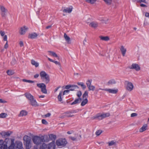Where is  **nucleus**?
<instances>
[{"label": "nucleus", "mask_w": 149, "mask_h": 149, "mask_svg": "<svg viewBox=\"0 0 149 149\" xmlns=\"http://www.w3.org/2000/svg\"><path fill=\"white\" fill-rule=\"evenodd\" d=\"M32 140L34 143L36 145H40L42 142H48L49 141L47 136L46 137V139H44L43 138L37 136H33L32 138Z\"/></svg>", "instance_id": "obj_1"}, {"label": "nucleus", "mask_w": 149, "mask_h": 149, "mask_svg": "<svg viewBox=\"0 0 149 149\" xmlns=\"http://www.w3.org/2000/svg\"><path fill=\"white\" fill-rule=\"evenodd\" d=\"M110 114L109 113H99L91 118L92 120L97 119L99 120H102L104 118L109 116Z\"/></svg>", "instance_id": "obj_2"}, {"label": "nucleus", "mask_w": 149, "mask_h": 149, "mask_svg": "<svg viewBox=\"0 0 149 149\" xmlns=\"http://www.w3.org/2000/svg\"><path fill=\"white\" fill-rule=\"evenodd\" d=\"M24 144L26 149H30L31 147V137L27 135H25L23 138Z\"/></svg>", "instance_id": "obj_3"}, {"label": "nucleus", "mask_w": 149, "mask_h": 149, "mask_svg": "<svg viewBox=\"0 0 149 149\" xmlns=\"http://www.w3.org/2000/svg\"><path fill=\"white\" fill-rule=\"evenodd\" d=\"M40 75L41 77V79L43 82L45 84H47L50 81L49 76L45 71H41L40 73Z\"/></svg>", "instance_id": "obj_4"}, {"label": "nucleus", "mask_w": 149, "mask_h": 149, "mask_svg": "<svg viewBox=\"0 0 149 149\" xmlns=\"http://www.w3.org/2000/svg\"><path fill=\"white\" fill-rule=\"evenodd\" d=\"M8 10L3 5H0V13L2 17L5 18Z\"/></svg>", "instance_id": "obj_5"}, {"label": "nucleus", "mask_w": 149, "mask_h": 149, "mask_svg": "<svg viewBox=\"0 0 149 149\" xmlns=\"http://www.w3.org/2000/svg\"><path fill=\"white\" fill-rule=\"evenodd\" d=\"M125 87L127 91L131 92L133 89L134 86L131 82L126 81L125 82Z\"/></svg>", "instance_id": "obj_6"}, {"label": "nucleus", "mask_w": 149, "mask_h": 149, "mask_svg": "<svg viewBox=\"0 0 149 149\" xmlns=\"http://www.w3.org/2000/svg\"><path fill=\"white\" fill-rule=\"evenodd\" d=\"M67 143V142L65 139H58L56 141V144L58 146H65Z\"/></svg>", "instance_id": "obj_7"}, {"label": "nucleus", "mask_w": 149, "mask_h": 149, "mask_svg": "<svg viewBox=\"0 0 149 149\" xmlns=\"http://www.w3.org/2000/svg\"><path fill=\"white\" fill-rule=\"evenodd\" d=\"M37 86L41 89V92L43 93L47 94V90L46 89V86L45 84L43 83L38 84Z\"/></svg>", "instance_id": "obj_8"}, {"label": "nucleus", "mask_w": 149, "mask_h": 149, "mask_svg": "<svg viewBox=\"0 0 149 149\" xmlns=\"http://www.w3.org/2000/svg\"><path fill=\"white\" fill-rule=\"evenodd\" d=\"M81 138V136L78 134H76L74 136L70 137V138L73 141H77L80 140Z\"/></svg>", "instance_id": "obj_9"}, {"label": "nucleus", "mask_w": 149, "mask_h": 149, "mask_svg": "<svg viewBox=\"0 0 149 149\" xmlns=\"http://www.w3.org/2000/svg\"><path fill=\"white\" fill-rule=\"evenodd\" d=\"M129 68L130 69H134L137 71L139 70L140 69L139 65L136 63L132 64L131 65L129 66Z\"/></svg>", "instance_id": "obj_10"}, {"label": "nucleus", "mask_w": 149, "mask_h": 149, "mask_svg": "<svg viewBox=\"0 0 149 149\" xmlns=\"http://www.w3.org/2000/svg\"><path fill=\"white\" fill-rule=\"evenodd\" d=\"M28 28V27L26 26H24L23 27H21L19 31V33L21 35L25 34L26 32L27 31Z\"/></svg>", "instance_id": "obj_11"}, {"label": "nucleus", "mask_w": 149, "mask_h": 149, "mask_svg": "<svg viewBox=\"0 0 149 149\" xmlns=\"http://www.w3.org/2000/svg\"><path fill=\"white\" fill-rule=\"evenodd\" d=\"M29 104L31 105L33 107H37L39 106V104L34 98H33V99L29 101Z\"/></svg>", "instance_id": "obj_12"}, {"label": "nucleus", "mask_w": 149, "mask_h": 149, "mask_svg": "<svg viewBox=\"0 0 149 149\" xmlns=\"http://www.w3.org/2000/svg\"><path fill=\"white\" fill-rule=\"evenodd\" d=\"M89 26L95 29L97 27L98 24L97 22H93L90 23Z\"/></svg>", "instance_id": "obj_13"}, {"label": "nucleus", "mask_w": 149, "mask_h": 149, "mask_svg": "<svg viewBox=\"0 0 149 149\" xmlns=\"http://www.w3.org/2000/svg\"><path fill=\"white\" fill-rule=\"evenodd\" d=\"M120 50L121 52L122 56H125L127 51L126 48H125L124 46L122 45L120 46Z\"/></svg>", "instance_id": "obj_14"}, {"label": "nucleus", "mask_w": 149, "mask_h": 149, "mask_svg": "<svg viewBox=\"0 0 149 149\" xmlns=\"http://www.w3.org/2000/svg\"><path fill=\"white\" fill-rule=\"evenodd\" d=\"M73 9V7L72 6H70L69 8H67L66 9H64L63 10V12L64 13H70Z\"/></svg>", "instance_id": "obj_15"}, {"label": "nucleus", "mask_w": 149, "mask_h": 149, "mask_svg": "<svg viewBox=\"0 0 149 149\" xmlns=\"http://www.w3.org/2000/svg\"><path fill=\"white\" fill-rule=\"evenodd\" d=\"M105 91H108L110 93L113 94L116 93L118 92V89H113L110 88H106Z\"/></svg>", "instance_id": "obj_16"}, {"label": "nucleus", "mask_w": 149, "mask_h": 149, "mask_svg": "<svg viewBox=\"0 0 149 149\" xmlns=\"http://www.w3.org/2000/svg\"><path fill=\"white\" fill-rule=\"evenodd\" d=\"M38 35L35 33H33L29 34L28 38L31 39H34L36 38Z\"/></svg>", "instance_id": "obj_17"}, {"label": "nucleus", "mask_w": 149, "mask_h": 149, "mask_svg": "<svg viewBox=\"0 0 149 149\" xmlns=\"http://www.w3.org/2000/svg\"><path fill=\"white\" fill-rule=\"evenodd\" d=\"M47 52L49 53V55L57 58L58 59L59 57L54 52L51 51H47Z\"/></svg>", "instance_id": "obj_18"}, {"label": "nucleus", "mask_w": 149, "mask_h": 149, "mask_svg": "<svg viewBox=\"0 0 149 149\" xmlns=\"http://www.w3.org/2000/svg\"><path fill=\"white\" fill-rule=\"evenodd\" d=\"M64 37L68 43L70 44L71 43L70 38L65 33L64 34Z\"/></svg>", "instance_id": "obj_19"}, {"label": "nucleus", "mask_w": 149, "mask_h": 149, "mask_svg": "<svg viewBox=\"0 0 149 149\" xmlns=\"http://www.w3.org/2000/svg\"><path fill=\"white\" fill-rule=\"evenodd\" d=\"M148 127V125L147 124H144L143 126L139 129V132H142L146 130Z\"/></svg>", "instance_id": "obj_20"}, {"label": "nucleus", "mask_w": 149, "mask_h": 149, "mask_svg": "<svg viewBox=\"0 0 149 149\" xmlns=\"http://www.w3.org/2000/svg\"><path fill=\"white\" fill-rule=\"evenodd\" d=\"M82 99L81 98L76 99L71 104V105H73L78 104L81 101Z\"/></svg>", "instance_id": "obj_21"}, {"label": "nucleus", "mask_w": 149, "mask_h": 149, "mask_svg": "<svg viewBox=\"0 0 149 149\" xmlns=\"http://www.w3.org/2000/svg\"><path fill=\"white\" fill-rule=\"evenodd\" d=\"M25 95L27 98L29 100V101L34 98L33 97L30 93H26Z\"/></svg>", "instance_id": "obj_22"}, {"label": "nucleus", "mask_w": 149, "mask_h": 149, "mask_svg": "<svg viewBox=\"0 0 149 149\" xmlns=\"http://www.w3.org/2000/svg\"><path fill=\"white\" fill-rule=\"evenodd\" d=\"M27 114V112L26 111L22 110L18 116L19 117H22L26 115Z\"/></svg>", "instance_id": "obj_23"}, {"label": "nucleus", "mask_w": 149, "mask_h": 149, "mask_svg": "<svg viewBox=\"0 0 149 149\" xmlns=\"http://www.w3.org/2000/svg\"><path fill=\"white\" fill-rule=\"evenodd\" d=\"M16 147L19 149H24L22 146V143L20 141H19L17 142Z\"/></svg>", "instance_id": "obj_24"}, {"label": "nucleus", "mask_w": 149, "mask_h": 149, "mask_svg": "<svg viewBox=\"0 0 149 149\" xmlns=\"http://www.w3.org/2000/svg\"><path fill=\"white\" fill-rule=\"evenodd\" d=\"M55 147L54 143L52 142L49 144L47 149H55Z\"/></svg>", "instance_id": "obj_25"}, {"label": "nucleus", "mask_w": 149, "mask_h": 149, "mask_svg": "<svg viewBox=\"0 0 149 149\" xmlns=\"http://www.w3.org/2000/svg\"><path fill=\"white\" fill-rule=\"evenodd\" d=\"M48 60L50 61V62L54 63H55L56 65H58L59 66L61 67V64L60 62H58L57 61H55L54 60H53L52 59L50 58H48Z\"/></svg>", "instance_id": "obj_26"}, {"label": "nucleus", "mask_w": 149, "mask_h": 149, "mask_svg": "<svg viewBox=\"0 0 149 149\" xmlns=\"http://www.w3.org/2000/svg\"><path fill=\"white\" fill-rule=\"evenodd\" d=\"M31 63L32 65L35 66L36 67H38L39 65L38 63L35 61V60L33 59L31 60Z\"/></svg>", "instance_id": "obj_27"}, {"label": "nucleus", "mask_w": 149, "mask_h": 149, "mask_svg": "<svg viewBox=\"0 0 149 149\" xmlns=\"http://www.w3.org/2000/svg\"><path fill=\"white\" fill-rule=\"evenodd\" d=\"M72 113L71 112H68L64 113L65 116L68 117H70L74 116V115L72 114Z\"/></svg>", "instance_id": "obj_28"}, {"label": "nucleus", "mask_w": 149, "mask_h": 149, "mask_svg": "<svg viewBox=\"0 0 149 149\" xmlns=\"http://www.w3.org/2000/svg\"><path fill=\"white\" fill-rule=\"evenodd\" d=\"M99 37L101 40L104 41H108L109 40V38L108 36H100Z\"/></svg>", "instance_id": "obj_29"}, {"label": "nucleus", "mask_w": 149, "mask_h": 149, "mask_svg": "<svg viewBox=\"0 0 149 149\" xmlns=\"http://www.w3.org/2000/svg\"><path fill=\"white\" fill-rule=\"evenodd\" d=\"M50 139L52 140H54L56 138V135L51 134L49 135Z\"/></svg>", "instance_id": "obj_30"}, {"label": "nucleus", "mask_w": 149, "mask_h": 149, "mask_svg": "<svg viewBox=\"0 0 149 149\" xmlns=\"http://www.w3.org/2000/svg\"><path fill=\"white\" fill-rule=\"evenodd\" d=\"M109 146H111L113 145H115L116 144V142L114 141H111L108 142L107 143Z\"/></svg>", "instance_id": "obj_31"}, {"label": "nucleus", "mask_w": 149, "mask_h": 149, "mask_svg": "<svg viewBox=\"0 0 149 149\" xmlns=\"http://www.w3.org/2000/svg\"><path fill=\"white\" fill-rule=\"evenodd\" d=\"M74 87L75 88H79L78 86L76 85H66L65 87V88L67 89H70L71 87Z\"/></svg>", "instance_id": "obj_32"}, {"label": "nucleus", "mask_w": 149, "mask_h": 149, "mask_svg": "<svg viewBox=\"0 0 149 149\" xmlns=\"http://www.w3.org/2000/svg\"><path fill=\"white\" fill-rule=\"evenodd\" d=\"M47 145L45 143H42L41 145H40L39 149H45L47 147Z\"/></svg>", "instance_id": "obj_33"}, {"label": "nucleus", "mask_w": 149, "mask_h": 149, "mask_svg": "<svg viewBox=\"0 0 149 149\" xmlns=\"http://www.w3.org/2000/svg\"><path fill=\"white\" fill-rule=\"evenodd\" d=\"M62 91H60L57 97L58 100L60 102H61L62 101Z\"/></svg>", "instance_id": "obj_34"}, {"label": "nucleus", "mask_w": 149, "mask_h": 149, "mask_svg": "<svg viewBox=\"0 0 149 149\" xmlns=\"http://www.w3.org/2000/svg\"><path fill=\"white\" fill-rule=\"evenodd\" d=\"M88 100L87 98H86V99H84V100L82 101L81 103V105L82 106H84L88 103Z\"/></svg>", "instance_id": "obj_35"}, {"label": "nucleus", "mask_w": 149, "mask_h": 149, "mask_svg": "<svg viewBox=\"0 0 149 149\" xmlns=\"http://www.w3.org/2000/svg\"><path fill=\"white\" fill-rule=\"evenodd\" d=\"M92 81L90 80H88L86 81V84L88 88L91 86Z\"/></svg>", "instance_id": "obj_36"}, {"label": "nucleus", "mask_w": 149, "mask_h": 149, "mask_svg": "<svg viewBox=\"0 0 149 149\" xmlns=\"http://www.w3.org/2000/svg\"><path fill=\"white\" fill-rule=\"evenodd\" d=\"M77 84L80 86L82 89H84L86 88V85L84 84L83 82H78L77 83Z\"/></svg>", "instance_id": "obj_37"}, {"label": "nucleus", "mask_w": 149, "mask_h": 149, "mask_svg": "<svg viewBox=\"0 0 149 149\" xmlns=\"http://www.w3.org/2000/svg\"><path fill=\"white\" fill-rule=\"evenodd\" d=\"M105 3L107 5H111L112 1V0H103Z\"/></svg>", "instance_id": "obj_38"}, {"label": "nucleus", "mask_w": 149, "mask_h": 149, "mask_svg": "<svg viewBox=\"0 0 149 149\" xmlns=\"http://www.w3.org/2000/svg\"><path fill=\"white\" fill-rule=\"evenodd\" d=\"M88 97V92L87 91H85L84 94L83 95L82 97L83 99H86V98H87Z\"/></svg>", "instance_id": "obj_39"}, {"label": "nucleus", "mask_w": 149, "mask_h": 149, "mask_svg": "<svg viewBox=\"0 0 149 149\" xmlns=\"http://www.w3.org/2000/svg\"><path fill=\"white\" fill-rule=\"evenodd\" d=\"M97 0H86L85 1L91 4L94 3Z\"/></svg>", "instance_id": "obj_40"}, {"label": "nucleus", "mask_w": 149, "mask_h": 149, "mask_svg": "<svg viewBox=\"0 0 149 149\" xmlns=\"http://www.w3.org/2000/svg\"><path fill=\"white\" fill-rule=\"evenodd\" d=\"M115 83L116 81L115 80L113 79L109 80L108 82V85H109L110 84H115Z\"/></svg>", "instance_id": "obj_41"}, {"label": "nucleus", "mask_w": 149, "mask_h": 149, "mask_svg": "<svg viewBox=\"0 0 149 149\" xmlns=\"http://www.w3.org/2000/svg\"><path fill=\"white\" fill-rule=\"evenodd\" d=\"M7 116V113H2L0 114V118H5Z\"/></svg>", "instance_id": "obj_42"}, {"label": "nucleus", "mask_w": 149, "mask_h": 149, "mask_svg": "<svg viewBox=\"0 0 149 149\" xmlns=\"http://www.w3.org/2000/svg\"><path fill=\"white\" fill-rule=\"evenodd\" d=\"M133 1H136L137 3H141L143 2L146 3H147V2L145 0H134Z\"/></svg>", "instance_id": "obj_43"}, {"label": "nucleus", "mask_w": 149, "mask_h": 149, "mask_svg": "<svg viewBox=\"0 0 149 149\" xmlns=\"http://www.w3.org/2000/svg\"><path fill=\"white\" fill-rule=\"evenodd\" d=\"M1 134L2 135V137H3V136H9L10 135V134L8 132L3 133Z\"/></svg>", "instance_id": "obj_44"}, {"label": "nucleus", "mask_w": 149, "mask_h": 149, "mask_svg": "<svg viewBox=\"0 0 149 149\" xmlns=\"http://www.w3.org/2000/svg\"><path fill=\"white\" fill-rule=\"evenodd\" d=\"M7 73L9 75H12L14 74V72L11 70H8Z\"/></svg>", "instance_id": "obj_45"}, {"label": "nucleus", "mask_w": 149, "mask_h": 149, "mask_svg": "<svg viewBox=\"0 0 149 149\" xmlns=\"http://www.w3.org/2000/svg\"><path fill=\"white\" fill-rule=\"evenodd\" d=\"M22 81L24 82H28L29 83H33L34 82V81H33L30 80H28L24 79L22 80Z\"/></svg>", "instance_id": "obj_46"}, {"label": "nucleus", "mask_w": 149, "mask_h": 149, "mask_svg": "<svg viewBox=\"0 0 149 149\" xmlns=\"http://www.w3.org/2000/svg\"><path fill=\"white\" fill-rule=\"evenodd\" d=\"M88 90L90 91H94L95 89V87L93 86H91L89 88H88Z\"/></svg>", "instance_id": "obj_47"}, {"label": "nucleus", "mask_w": 149, "mask_h": 149, "mask_svg": "<svg viewBox=\"0 0 149 149\" xmlns=\"http://www.w3.org/2000/svg\"><path fill=\"white\" fill-rule=\"evenodd\" d=\"M102 131L101 130H98L95 132V134L97 136H99L102 133Z\"/></svg>", "instance_id": "obj_48"}, {"label": "nucleus", "mask_w": 149, "mask_h": 149, "mask_svg": "<svg viewBox=\"0 0 149 149\" xmlns=\"http://www.w3.org/2000/svg\"><path fill=\"white\" fill-rule=\"evenodd\" d=\"M3 141L2 140H0V149H2L3 146Z\"/></svg>", "instance_id": "obj_49"}, {"label": "nucleus", "mask_w": 149, "mask_h": 149, "mask_svg": "<svg viewBox=\"0 0 149 149\" xmlns=\"http://www.w3.org/2000/svg\"><path fill=\"white\" fill-rule=\"evenodd\" d=\"M82 93L81 91H78L77 94V95L79 98H80L81 95Z\"/></svg>", "instance_id": "obj_50"}, {"label": "nucleus", "mask_w": 149, "mask_h": 149, "mask_svg": "<svg viewBox=\"0 0 149 149\" xmlns=\"http://www.w3.org/2000/svg\"><path fill=\"white\" fill-rule=\"evenodd\" d=\"M16 60L15 59H13L12 60V61L11 62V64L12 65H13L16 64Z\"/></svg>", "instance_id": "obj_51"}, {"label": "nucleus", "mask_w": 149, "mask_h": 149, "mask_svg": "<svg viewBox=\"0 0 149 149\" xmlns=\"http://www.w3.org/2000/svg\"><path fill=\"white\" fill-rule=\"evenodd\" d=\"M42 124L45 125H46L48 124L47 121L45 119H42Z\"/></svg>", "instance_id": "obj_52"}, {"label": "nucleus", "mask_w": 149, "mask_h": 149, "mask_svg": "<svg viewBox=\"0 0 149 149\" xmlns=\"http://www.w3.org/2000/svg\"><path fill=\"white\" fill-rule=\"evenodd\" d=\"M137 114L136 113H133L131 114V117H132L137 116Z\"/></svg>", "instance_id": "obj_53"}, {"label": "nucleus", "mask_w": 149, "mask_h": 149, "mask_svg": "<svg viewBox=\"0 0 149 149\" xmlns=\"http://www.w3.org/2000/svg\"><path fill=\"white\" fill-rule=\"evenodd\" d=\"M0 33L1 36H4L5 34V32L4 31H0Z\"/></svg>", "instance_id": "obj_54"}, {"label": "nucleus", "mask_w": 149, "mask_h": 149, "mask_svg": "<svg viewBox=\"0 0 149 149\" xmlns=\"http://www.w3.org/2000/svg\"><path fill=\"white\" fill-rule=\"evenodd\" d=\"M145 15L146 17H148L149 18V13L148 12H146L145 13Z\"/></svg>", "instance_id": "obj_55"}, {"label": "nucleus", "mask_w": 149, "mask_h": 149, "mask_svg": "<svg viewBox=\"0 0 149 149\" xmlns=\"http://www.w3.org/2000/svg\"><path fill=\"white\" fill-rule=\"evenodd\" d=\"M69 90H66L64 91L63 92V95H65L66 93H68L69 92Z\"/></svg>", "instance_id": "obj_56"}, {"label": "nucleus", "mask_w": 149, "mask_h": 149, "mask_svg": "<svg viewBox=\"0 0 149 149\" xmlns=\"http://www.w3.org/2000/svg\"><path fill=\"white\" fill-rule=\"evenodd\" d=\"M8 47V41H7L6 42L4 45V47L5 49H7Z\"/></svg>", "instance_id": "obj_57"}, {"label": "nucleus", "mask_w": 149, "mask_h": 149, "mask_svg": "<svg viewBox=\"0 0 149 149\" xmlns=\"http://www.w3.org/2000/svg\"><path fill=\"white\" fill-rule=\"evenodd\" d=\"M19 44L20 45V47H22L24 46V44L22 41H20L19 42Z\"/></svg>", "instance_id": "obj_58"}, {"label": "nucleus", "mask_w": 149, "mask_h": 149, "mask_svg": "<svg viewBox=\"0 0 149 149\" xmlns=\"http://www.w3.org/2000/svg\"><path fill=\"white\" fill-rule=\"evenodd\" d=\"M78 88H75L74 87H71L70 89H69L70 91H73L75 89H77Z\"/></svg>", "instance_id": "obj_59"}, {"label": "nucleus", "mask_w": 149, "mask_h": 149, "mask_svg": "<svg viewBox=\"0 0 149 149\" xmlns=\"http://www.w3.org/2000/svg\"><path fill=\"white\" fill-rule=\"evenodd\" d=\"M51 116V113H47L45 115V116L46 117H49Z\"/></svg>", "instance_id": "obj_60"}, {"label": "nucleus", "mask_w": 149, "mask_h": 149, "mask_svg": "<svg viewBox=\"0 0 149 149\" xmlns=\"http://www.w3.org/2000/svg\"><path fill=\"white\" fill-rule=\"evenodd\" d=\"M39 74H36L34 76V77L35 78H36L38 77Z\"/></svg>", "instance_id": "obj_61"}, {"label": "nucleus", "mask_w": 149, "mask_h": 149, "mask_svg": "<svg viewBox=\"0 0 149 149\" xmlns=\"http://www.w3.org/2000/svg\"><path fill=\"white\" fill-rule=\"evenodd\" d=\"M3 40L4 41H7V36L6 35H5L3 37Z\"/></svg>", "instance_id": "obj_62"}, {"label": "nucleus", "mask_w": 149, "mask_h": 149, "mask_svg": "<svg viewBox=\"0 0 149 149\" xmlns=\"http://www.w3.org/2000/svg\"><path fill=\"white\" fill-rule=\"evenodd\" d=\"M140 6L141 7H147V6L144 4L141 3L140 4Z\"/></svg>", "instance_id": "obj_63"}, {"label": "nucleus", "mask_w": 149, "mask_h": 149, "mask_svg": "<svg viewBox=\"0 0 149 149\" xmlns=\"http://www.w3.org/2000/svg\"><path fill=\"white\" fill-rule=\"evenodd\" d=\"M1 149H8L7 146L5 145H4Z\"/></svg>", "instance_id": "obj_64"}]
</instances>
